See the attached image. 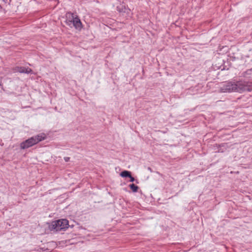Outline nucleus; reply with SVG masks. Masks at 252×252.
Instances as JSON below:
<instances>
[{
    "instance_id": "f257e3e1",
    "label": "nucleus",
    "mask_w": 252,
    "mask_h": 252,
    "mask_svg": "<svg viewBox=\"0 0 252 252\" xmlns=\"http://www.w3.org/2000/svg\"><path fill=\"white\" fill-rule=\"evenodd\" d=\"M252 91V82L248 81L246 79H242L236 82H227L220 88V92L222 93L235 92L242 93Z\"/></svg>"
},
{
    "instance_id": "f03ea898",
    "label": "nucleus",
    "mask_w": 252,
    "mask_h": 252,
    "mask_svg": "<svg viewBox=\"0 0 252 252\" xmlns=\"http://www.w3.org/2000/svg\"><path fill=\"white\" fill-rule=\"evenodd\" d=\"M46 138V136L44 133L37 134L22 142L20 144V148L21 149H28L45 140Z\"/></svg>"
},
{
    "instance_id": "7ed1b4c3",
    "label": "nucleus",
    "mask_w": 252,
    "mask_h": 252,
    "mask_svg": "<svg viewBox=\"0 0 252 252\" xmlns=\"http://www.w3.org/2000/svg\"><path fill=\"white\" fill-rule=\"evenodd\" d=\"M68 227V220L66 219H60L53 221L49 224V229L51 231H60L65 230Z\"/></svg>"
},
{
    "instance_id": "20e7f679",
    "label": "nucleus",
    "mask_w": 252,
    "mask_h": 252,
    "mask_svg": "<svg viewBox=\"0 0 252 252\" xmlns=\"http://www.w3.org/2000/svg\"><path fill=\"white\" fill-rule=\"evenodd\" d=\"M15 71L21 73L29 74L32 72L31 68L24 66H16L14 69Z\"/></svg>"
},
{
    "instance_id": "39448f33",
    "label": "nucleus",
    "mask_w": 252,
    "mask_h": 252,
    "mask_svg": "<svg viewBox=\"0 0 252 252\" xmlns=\"http://www.w3.org/2000/svg\"><path fill=\"white\" fill-rule=\"evenodd\" d=\"M72 19L73 27L76 29L81 30L82 28V24L79 17L76 16V17H74Z\"/></svg>"
},
{
    "instance_id": "423d86ee",
    "label": "nucleus",
    "mask_w": 252,
    "mask_h": 252,
    "mask_svg": "<svg viewBox=\"0 0 252 252\" xmlns=\"http://www.w3.org/2000/svg\"><path fill=\"white\" fill-rule=\"evenodd\" d=\"M215 147L218 149V153H223L227 148H229L227 144L225 143H221V144H216Z\"/></svg>"
},
{
    "instance_id": "0eeeda50",
    "label": "nucleus",
    "mask_w": 252,
    "mask_h": 252,
    "mask_svg": "<svg viewBox=\"0 0 252 252\" xmlns=\"http://www.w3.org/2000/svg\"><path fill=\"white\" fill-rule=\"evenodd\" d=\"M74 15L73 13L71 12H68L66 14L67 19L65 21L66 24L71 27V25L72 24L73 25L72 19L74 18Z\"/></svg>"
},
{
    "instance_id": "6e6552de",
    "label": "nucleus",
    "mask_w": 252,
    "mask_h": 252,
    "mask_svg": "<svg viewBox=\"0 0 252 252\" xmlns=\"http://www.w3.org/2000/svg\"><path fill=\"white\" fill-rule=\"evenodd\" d=\"M117 11L120 13H128L129 11V9L126 8V6L124 4H120L117 6L116 8Z\"/></svg>"
},
{
    "instance_id": "1a4fd4ad",
    "label": "nucleus",
    "mask_w": 252,
    "mask_h": 252,
    "mask_svg": "<svg viewBox=\"0 0 252 252\" xmlns=\"http://www.w3.org/2000/svg\"><path fill=\"white\" fill-rule=\"evenodd\" d=\"M244 77H248L249 78H250V80L251 81H249L250 82H252V68L250 69H248L245 72H244Z\"/></svg>"
},
{
    "instance_id": "9d476101",
    "label": "nucleus",
    "mask_w": 252,
    "mask_h": 252,
    "mask_svg": "<svg viewBox=\"0 0 252 252\" xmlns=\"http://www.w3.org/2000/svg\"><path fill=\"white\" fill-rule=\"evenodd\" d=\"M131 172L127 170H124L120 173V176L123 178H128L130 177Z\"/></svg>"
},
{
    "instance_id": "9b49d317",
    "label": "nucleus",
    "mask_w": 252,
    "mask_h": 252,
    "mask_svg": "<svg viewBox=\"0 0 252 252\" xmlns=\"http://www.w3.org/2000/svg\"><path fill=\"white\" fill-rule=\"evenodd\" d=\"M129 187L132 190L133 192H136L138 191L139 187L134 184H131L129 185Z\"/></svg>"
},
{
    "instance_id": "f8f14e48",
    "label": "nucleus",
    "mask_w": 252,
    "mask_h": 252,
    "mask_svg": "<svg viewBox=\"0 0 252 252\" xmlns=\"http://www.w3.org/2000/svg\"><path fill=\"white\" fill-rule=\"evenodd\" d=\"M128 178H130V180H129V181H130V182H134V181H135V179H134V178L133 177H132V176L131 174H130V177H129Z\"/></svg>"
},
{
    "instance_id": "ddd939ff",
    "label": "nucleus",
    "mask_w": 252,
    "mask_h": 252,
    "mask_svg": "<svg viewBox=\"0 0 252 252\" xmlns=\"http://www.w3.org/2000/svg\"><path fill=\"white\" fill-rule=\"evenodd\" d=\"M64 159L65 161L68 162L69 160V159H70V158H69V157H64Z\"/></svg>"
},
{
    "instance_id": "4468645a",
    "label": "nucleus",
    "mask_w": 252,
    "mask_h": 252,
    "mask_svg": "<svg viewBox=\"0 0 252 252\" xmlns=\"http://www.w3.org/2000/svg\"><path fill=\"white\" fill-rule=\"evenodd\" d=\"M136 183H138V181L137 180H136Z\"/></svg>"
}]
</instances>
